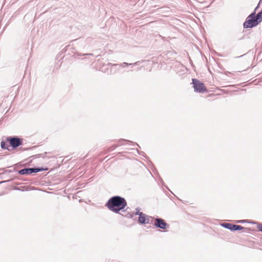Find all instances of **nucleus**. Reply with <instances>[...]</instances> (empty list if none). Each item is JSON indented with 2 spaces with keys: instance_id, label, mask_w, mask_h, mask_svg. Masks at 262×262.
Masks as SVG:
<instances>
[{
  "instance_id": "obj_1",
  "label": "nucleus",
  "mask_w": 262,
  "mask_h": 262,
  "mask_svg": "<svg viewBox=\"0 0 262 262\" xmlns=\"http://www.w3.org/2000/svg\"><path fill=\"white\" fill-rule=\"evenodd\" d=\"M105 206L113 212L119 213L120 210L125 209L127 206V202L125 199L119 196H115L110 199Z\"/></svg>"
},
{
  "instance_id": "obj_2",
  "label": "nucleus",
  "mask_w": 262,
  "mask_h": 262,
  "mask_svg": "<svg viewBox=\"0 0 262 262\" xmlns=\"http://www.w3.org/2000/svg\"><path fill=\"white\" fill-rule=\"evenodd\" d=\"M262 21V11L259 12L256 15L255 13L251 14L248 16L244 23L245 28H252L256 26Z\"/></svg>"
},
{
  "instance_id": "obj_3",
  "label": "nucleus",
  "mask_w": 262,
  "mask_h": 262,
  "mask_svg": "<svg viewBox=\"0 0 262 262\" xmlns=\"http://www.w3.org/2000/svg\"><path fill=\"white\" fill-rule=\"evenodd\" d=\"M192 84H193L194 91L201 93L207 92V89L205 84L198 79H192Z\"/></svg>"
},
{
  "instance_id": "obj_4",
  "label": "nucleus",
  "mask_w": 262,
  "mask_h": 262,
  "mask_svg": "<svg viewBox=\"0 0 262 262\" xmlns=\"http://www.w3.org/2000/svg\"><path fill=\"white\" fill-rule=\"evenodd\" d=\"M154 225L155 226L162 229H166L169 227L165 221L162 219H156L155 220Z\"/></svg>"
},
{
  "instance_id": "obj_5",
  "label": "nucleus",
  "mask_w": 262,
  "mask_h": 262,
  "mask_svg": "<svg viewBox=\"0 0 262 262\" xmlns=\"http://www.w3.org/2000/svg\"><path fill=\"white\" fill-rule=\"evenodd\" d=\"M9 141V143L10 145L13 147L16 148L18 147V146L22 144V139L16 138V137H13L10 138V139H8Z\"/></svg>"
},
{
  "instance_id": "obj_6",
  "label": "nucleus",
  "mask_w": 262,
  "mask_h": 262,
  "mask_svg": "<svg viewBox=\"0 0 262 262\" xmlns=\"http://www.w3.org/2000/svg\"><path fill=\"white\" fill-rule=\"evenodd\" d=\"M43 169L40 168H24L20 170L19 173L21 174H28L33 172H37L41 171Z\"/></svg>"
},
{
  "instance_id": "obj_7",
  "label": "nucleus",
  "mask_w": 262,
  "mask_h": 262,
  "mask_svg": "<svg viewBox=\"0 0 262 262\" xmlns=\"http://www.w3.org/2000/svg\"><path fill=\"white\" fill-rule=\"evenodd\" d=\"M139 222L141 224H148L150 221V218L146 214L140 212L139 213Z\"/></svg>"
},
{
  "instance_id": "obj_8",
  "label": "nucleus",
  "mask_w": 262,
  "mask_h": 262,
  "mask_svg": "<svg viewBox=\"0 0 262 262\" xmlns=\"http://www.w3.org/2000/svg\"><path fill=\"white\" fill-rule=\"evenodd\" d=\"M224 226L226 228H227L231 230H233V231L241 230L244 228L241 226L233 225V224H230V223H226V224H224Z\"/></svg>"
},
{
  "instance_id": "obj_9",
  "label": "nucleus",
  "mask_w": 262,
  "mask_h": 262,
  "mask_svg": "<svg viewBox=\"0 0 262 262\" xmlns=\"http://www.w3.org/2000/svg\"><path fill=\"white\" fill-rule=\"evenodd\" d=\"M1 147L3 149H7V144H6V142L2 141L1 142Z\"/></svg>"
},
{
  "instance_id": "obj_10",
  "label": "nucleus",
  "mask_w": 262,
  "mask_h": 262,
  "mask_svg": "<svg viewBox=\"0 0 262 262\" xmlns=\"http://www.w3.org/2000/svg\"><path fill=\"white\" fill-rule=\"evenodd\" d=\"M258 229H259V231L262 232V225H260V226H258Z\"/></svg>"
},
{
  "instance_id": "obj_11",
  "label": "nucleus",
  "mask_w": 262,
  "mask_h": 262,
  "mask_svg": "<svg viewBox=\"0 0 262 262\" xmlns=\"http://www.w3.org/2000/svg\"><path fill=\"white\" fill-rule=\"evenodd\" d=\"M212 95H213V94H210L209 96H212Z\"/></svg>"
}]
</instances>
